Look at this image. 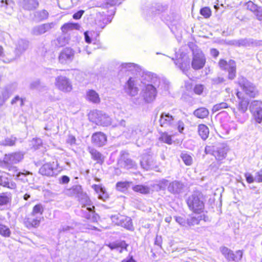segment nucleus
<instances>
[{
	"mask_svg": "<svg viewBox=\"0 0 262 262\" xmlns=\"http://www.w3.org/2000/svg\"><path fill=\"white\" fill-rule=\"evenodd\" d=\"M143 77L146 81L154 84L159 91H161L162 93H166L168 91L169 82L166 79L160 78L156 74L150 72L145 73Z\"/></svg>",
	"mask_w": 262,
	"mask_h": 262,
	"instance_id": "1",
	"label": "nucleus"
},
{
	"mask_svg": "<svg viewBox=\"0 0 262 262\" xmlns=\"http://www.w3.org/2000/svg\"><path fill=\"white\" fill-rule=\"evenodd\" d=\"M190 210L196 213H200L204 209V203L202 194L198 192L188 196L186 200Z\"/></svg>",
	"mask_w": 262,
	"mask_h": 262,
	"instance_id": "2",
	"label": "nucleus"
},
{
	"mask_svg": "<svg viewBox=\"0 0 262 262\" xmlns=\"http://www.w3.org/2000/svg\"><path fill=\"white\" fill-rule=\"evenodd\" d=\"M220 68L228 73V78L230 80L234 79L236 76V64L234 60H229L228 61L221 59L219 61Z\"/></svg>",
	"mask_w": 262,
	"mask_h": 262,
	"instance_id": "3",
	"label": "nucleus"
},
{
	"mask_svg": "<svg viewBox=\"0 0 262 262\" xmlns=\"http://www.w3.org/2000/svg\"><path fill=\"white\" fill-rule=\"evenodd\" d=\"M191 67L195 70L202 69L206 63V58L203 52L197 48L193 49Z\"/></svg>",
	"mask_w": 262,
	"mask_h": 262,
	"instance_id": "4",
	"label": "nucleus"
},
{
	"mask_svg": "<svg viewBox=\"0 0 262 262\" xmlns=\"http://www.w3.org/2000/svg\"><path fill=\"white\" fill-rule=\"evenodd\" d=\"M238 83L245 93L251 97H255L258 94L256 86L246 78L241 76L238 78Z\"/></svg>",
	"mask_w": 262,
	"mask_h": 262,
	"instance_id": "5",
	"label": "nucleus"
},
{
	"mask_svg": "<svg viewBox=\"0 0 262 262\" xmlns=\"http://www.w3.org/2000/svg\"><path fill=\"white\" fill-rule=\"evenodd\" d=\"M220 251L228 261L240 262L243 257V251L239 250L234 253L230 249L222 246L220 248Z\"/></svg>",
	"mask_w": 262,
	"mask_h": 262,
	"instance_id": "6",
	"label": "nucleus"
},
{
	"mask_svg": "<svg viewBox=\"0 0 262 262\" xmlns=\"http://www.w3.org/2000/svg\"><path fill=\"white\" fill-rule=\"evenodd\" d=\"M142 97L146 103L152 102L157 95V88L152 83L146 84L143 88Z\"/></svg>",
	"mask_w": 262,
	"mask_h": 262,
	"instance_id": "7",
	"label": "nucleus"
},
{
	"mask_svg": "<svg viewBox=\"0 0 262 262\" xmlns=\"http://www.w3.org/2000/svg\"><path fill=\"white\" fill-rule=\"evenodd\" d=\"M92 121L97 124L108 126L111 123V119L106 114L99 111H95L90 115Z\"/></svg>",
	"mask_w": 262,
	"mask_h": 262,
	"instance_id": "8",
	"label": "nucleus"
},
{
	"mask_svg": "<svg viewBox=\"0 0 262 262\" xmlns=\"http://www.w3.org/2000/svg\"><path fill=\"white\" fill-rule=\"evenodd\" d=\"M230 44L238 47H253L257 46H261L262 40H255L251 38H241L239 39L231 40L230 41Z\"/></svg>",
	"mask_w": 262,
	"mask_h": 262,
	"instance_id": "9",
	"label": "nucleus"
},
{
	"mask_svg": "<svg viewBox=\"0 0 262 262\" xmlns=\"http://www.w3.org/2000/svg\"><path fill=\"white\" fill-rule=\"evenodd\" d=\"M176 116L174 110L169 112H163L161 114L159 120L160 125L162 127H172L174 125Z\"/></svg>",
	"mask_w": 262,
	"mask_h": 262,
	"instance_id": "10",
	"label": "nucleus"
},
{
	"mask_svg": "<svg viewBox=\"0 0 262 262\" xmlns=\"http://www.w3.org/2000/svg\"><path fill=\"white\" fill-rule=\"evenodd\" d=\"M140 165L145 170H156L159 171L157 169L158 168V165L156 160L152 156L149 155L143 156L140 161Z\"/></svg>",
	"mask_w": 262,
	"mask_h": 262,
	"instance_id": "11",
	"label": "nucleus"
},
{
	"mask_svg": "<svg viewBox=\"0 0 262 262\" xmlns=\"http://www.w3.org/2000/svg\"><path fill=\"white\" fill-rule=\"evenodd\" d=\"M29 42L24 39H19L16 43L14 57L8 59L7 62H11L18 58L29 48Z\"/></svg>",
	"mask_w": 262,
	"mask_h": 262,
	"instance_id": "12",
	"label": "nucleus"
},
{
	"mask_svg": "<svg viewBox=\"0 0 262 262\" xmlns=\"http://www.w3.org/2000/svg\"><path fill=\"white\" fill-rule=\"evenodd\" d=\"M143 128L139 125H133L129 126L126 130L123 132L127 138L138 139L143 135Z\"/></svg>",
	"mask_w": 262,
	"mask_h": 262,
	"instance_id": "13",
	"label": "nucleus"
},
{
	"mask_svg": "<svg viewBox=\"0 0 262 262\" xmlns=\"http://www.w3.org/2000/svg\"><path fill=\"white\" fill-rule=\"evenodd\" d=\"M55 85L59 90L64 93L70 92L72 90L71 82L65 76H59L56 77Z\"/></svg>",
	"mask_w": 262,
	"mask_h": 262,
	"instance_id": "14",
	"label": "nucleus"
},
{
	"mask_svg": "<svg viewBox=\"0 0 262 262\" xmlns=\"http://www.w3.org/2000/svg\"><path fill=\"white\" fill-rule=\"evenodd\" d=\"M251 112L253 114L255 121L260 123L262 121V102L253 101L250 105Z\"/></svg>",
	"mask_w": 262,
	"mask_h": 262,
	"instance_id": "15",
	"label": "nucleus"
},
{
	"mask_svg": "<svg viewBox=\"0 0 262 262\" xmlns=\"http://www.w3.org/2000/svg\"><path fill=\"white\" fill-rule=\"evenodd\" d=\"M74 51L71 48H64L58 56L59 62L63 64L71 62L74 58Z\"/></svg>",
	"mask_w": 262,
	"mask_h": 262,
	"instance_id": "16",
	"label": "nucleus"
},
{
	"mask_svg": "<svg viewBox=\"0 0 262 262\" xmlns=\"http://www.w3.org/2000/svg\"><path fill=\"white\" fill-rule=\"evenodd\" d=\"M16 89V84L15 83L8 84L2 89L0 92V107L3 105Z\"/></svg>",
	"mask_w": 262,
	"mask_h": 262,
	"instance_id": "17",
	"label": "nucleus"
},
{
	"mask_svg": "<svg viewBox=\"0 0 262 262\" xmlns=\"http://www.w3.org/2000/svg\"><path fill=\"white\" fill-rule=\"evenodd\" d=\"M94 208L95 207L94 206H92V207L91 206L82 207L81 210L82 216L92 222H97L99 216L95 213L94 210Z\"/></svg>",
	"mask_w": 262,
	"mask_h": 262,
	"instance_id": "18",
	"label": "nucleus"
},
{
	"mask_svg": "<svg viewBox=\"0 0 262 262\" xmlns=\"http://www.w3.org/2000/svg\"><path fill=\"white\" fill-rule=\"evenodd\" d=\"M41 217L31 215L29 214L24 220V224L26 228L29 229L36 228L39 227L40 223Z\"/></svg>",
	"mask_w": 262,
	"mask_h": 262,
	"instance_id": "19",
	"label": "nucleus"
},
{
	"mask_svg": "<svg viewBox=\"0 0 262 262\" xmlns=\"http://www.w3.org/2000/svg\"><path fill=\"white\" fill-rule=\"evenodd\" d=\"M185 185L184 183L178 180H174L169 183L167 190L171 194H179L183 192Z\"/></svg>",
	"mask_w": 262,
	"mask_h": 262,
	"instance_id": "20",
	"label": "nucleus"
},
{
	"mask_svg": "<svg viewBox=\"0 0 262 262\" xmlns=\"http://www.w3.org/2000/svg\"><path fill=\"white\" fill-rule=\"evenodd\" d=\"M54 26L53 23L37 25L32 29L31 34L35 36L41 35L50 31Z\"/></svg>",
	"mask_w": 262,
	"mask_h": 262,
	"instance_id": "21",
	"label": "nucleus"
},
{
	"mask_svg": "<svg viewBox=\"0 0 262 262\" xmlns=\"http://www.w3.org/2000/svg\"><path fill=\"white\" fill-rule=\"evenodd\" d=\"M24 157V155L19 152H14L6 155L3 160V163L5 165H11L16 164L20 162Z\"/></svg>",
	"mask_w": 262,
	"mask_h": 262,
	"instance_id": "22",
	"label": "nucleus"
},
{
	"mask_svg": "<svg viewBox=\"0 0 262 262\" xmlns=\"http://www.w3.org/2000/svg\"><path fill=\"white\" fill-rule=\"evenodd\" d=\"M125 92L128 95L133 97L137 95L139 90L136 86L135 80L129 78L124 86Z\"/></svg>",
	"mask_w": 262,
	"mask_h": 262,
	"instance_id": "23",
	"label": "nucleus"
},
{
	"mask_svg": "<svg viewBox=\"0 0 262 262\" xmlns=\"http://www.w3.org/2000/svg\"><path fill=\"white\" fill-rule=\"evenodd\" d=\"M246 6L248 10L251 11L258 20H262V7L257 6L252 1L246 3Z\"/></svg>",
	"mask_w": 262,
	"mask_h": 262,
	"instance_id": "24",
	"label": "nucleus"
},
{
	"mask_svg": "<svg viewBox=\"0 0 262 262\" xmlns=\"http://www.w3.org/2000/svg\"><path fill=\"white\" fill-rule=\"evenodd\" d=\"M228 148L227 146L224 144H219L215 148L214 156L217 161H222L224 159L227 155Z\"/></svg>",
	"mask_w": 262,
	"mask_h": 262,
	"instance_id": "25",
	"label": "nucleus"
},
{
	"mask_svg": "<svg viewBox=\"0 0 262 262\" xmlns=\"http://www.w3.org/2000/svg\"><path fill=\"white\" fill-rule=\"evenodd\" d=\"M105 135L101 132H97L92 135V143L96 146L101 147L105 145L106 142Z\"/></svg>",
	"mask_w": 262,
	"mask_h": 262,
	"instance_id": "26",
	"label": "nucleus"
},
{
	"mask_svg": "<svg viewBox=\"0 0 262 262\" xmlns=\"http://www.w3.org/2000/svg\"><path fill=\"white\" fill-rule=\"evenodd\" d=\"M8 175L9 174L6 172L0 175V185L11 189H14L16 188V184L11 181L8 177Z\"/></svg>",
	"mask_w": 262,
	"mask_h": 262,
	"instance_id": "27",
	"label": "nucleus"
},
{
	"mask_svg": "<svg viewBox=\"0 0 262 262\" xmlns=\"http://www.w3.org/2000/svg\"><path fill=\"white\" fill-rule=\"evenodd\" d=\"M174 63L183 72L190 68V60L186 55H184L181 59H177Z\"/></svg>",
	"mask_w": 262,
	"mask_h": 262,
	"instance_id": "28",
	"label": "nucleus"
},
{
	"mask_svg": "<svg viewBox=\"0 0 262 262\" xmlns=\"http://www.w3.org/2000/svg\"><path fill=\"white\" fill-rule=\"evenodd\" d=\"M88 151L90 153L92 158L97 161V163L102 164L104 161V156L96 149L89 147Z\"/></svg>",
	"mask_w": 262,
	"mask_h": 262,
	"instance_id": "29",
	"label": "nucleus"
},
{
	"mask_svg": "<svg viewBox=\"0 0 262 262\" xmlns=\"http://www.w3.org/2000/svg\"><path fill=\"white\" fill-rule=\"evenodd\" d=\"M39 172L43 176H53L54 174V169L53 165L51 163H46L43 164L39 169Z\"/></svg>",
	"mask_w": 262,
	"mask_h": 262,
	"instance_id": "30",
	"label": "nucleus"
},
{
	"mask_svg": "<svg viewBox=\"0 0 262 262\" xmlns=\"http://www.w3.org/2000/svg\"><path fill=\"white\" fill-rule=\"evenodd\" d=\"M107 246L111 249H116L121 253L122 252V250L123 249L126 251L127 250V248L128 247V244H127L125 241H122L120 242L110 243Z\"/></svg>",
	"mask_w": 262,
	"mask_h": 262,
	"instance_id": "31",
	"label": "nucleus"
},
{
	"mask_svg": "<svg viewBox=\"0 0 262 262\" xmlns=\"http://www.w3.org/2000/svg\"><path fill=\"white\" fill-rule=\"evenodd\" d=\"M118 225H120L128 230H133V226L130 217L125 216H120V222H117Z\"/></svg>",
	"mask_w": 262,
	"mask_h": 262,
	"instance_id": "32",
	"label": "nucleus"
},
{
	"mask_svg": "<svg viewBox=\"0 0 262 262\" xmlns=\"http://www.w3.org/2000/svg\"><path fill=\"white\" fill-rule=\"evenodd\" d=\"M167 7L166 6H163L161 4H156L155 6L151 7L149 9L144 10V13L147 15L148 14L150 15V13H151L152 15L154 13H155V14L157 13H160V12L164 11L167 9Z\"/></svg>",
	"mask_w": 262,
	"mask_h": 262,
	"instance_id": "33",
	"label": "nucleus"
},
{
	"mask_svg": "<svg viewBox=\"0 0 262 262\" xmlns=\"http://www.w3.org/2000/svg\"><path fill=\"white\" fill-rule=\"evenodd\" d=\"M86 98L94 103H99L100 101L98 94L93 90H89L86 91Z\"/></svg>",
	"mask_w": 262,
	"mask_h": 262,
	"instance_id": "34",
	"label": "nucleus"
},
{
	"mask_svg": "<svg viewBox=\"0 0 262 262\" xmlns=\"http://www.w3.org/2000/svg\"><path fill=\"white\" fill-rule=\"evenodd\" d=\"M82 192L83 191L81 186L75 185L71 188L67 189L66 191V193L68 195L78 198Z\"/></svg>",
	"mask_w": 262,
	"mask_h": 262,
	"instance_id": "35",
	"label": "nucleus"
},
{
	"mask_svg": "<svg viewBox=\"0 0 262 262\" xmlns=\"http://www.w3.org/2000/svg\"><path fill=\"white\" fill-rule=\"evenodd\" d=\"M39 5L38 2L37 0H23V7L27 10H32L35 9Z\"/></svg>",
	"mask_w": 262,
	"mask_h": 262,
	"instance_id": "36",
	"label": "nucleus"
},
{
	"mask_svg": "<svg viewBox=\"0 0 262 262\" xmlns=\"http://www.w3.org/2000/svg\"><path fill=\"white\" fill-rule=\"evenodd\" d=\"M68 42V38L64 35H62L57 39L52 40L51 44L53 46L59 48L65 46Z\"/></svg>",
	"mask_w": 262,
	"mask_h": 262,
	"instance_id": "37",
	"label": "nucleus"
},
{
	"mask_svg": "<svg viewBox=\"0 0 262 262\" xmlns=\"http://www.w3.org/2000/svg\"><path fill=\"white\" fill-rule=\"evenodd\" d=\"M204 220L206 221V217L204 215H196L187 219V225L188 226H194L200 223V221Z\"/></svg>",
	"mask_w": 262,
	"mask_h": 262,
	"instance_id": "38",
	"label": "nucleus"
},
{
	"mask_svg": "<svg viewBox=\"0 0 262 262\" xmlns=\"http://www.w3.org/2000/svg\"><path fill=\"white\" fill-rule=\"evenodd\" d=\"M49 13L46 10L37 11L34 13V19L37 21H40L48 17Z\"/></svg>",
	"mask_w": 262,
	"mask_h": 262,
	"instance_id": "39",
	"label": "nucleus"
},
{
	"mask_svg": "<svg viewBox=\"0 0 262 262\" xmlns=\"http://www.w3.org/2000/svg\"><path fill=\"white\" fill-rule=\"evenodd\" d=\"M200 136L203 140H205L208 137L209 133V128L204 124H200L198 128Z\"/></svg>",
	"mask_w": 262,
	"mask_h": 262,
	"instance_id": "40",
	"label": "nucleus"
},
{
	"mask_svg": "<svg viewBox=\"0 0 262 262\" xmlns=\"http://www.w3.org/2000/svg\"><path fill=\"white\" fill-rule=\"evenodd\" d=\"M80 26L78 23H69L64 24L61 28V31L63 33H66L69 30L74 29L79 30Z\"/></svg>",
	"mask_w": 262,
	"mask_h": 262,
	"instance_id": "41",
	"label": "nucleus"
},
{
	"mask_svg": "<svg viewBox=\"0 0 262 262\" xmlns=\"http://www.w3.org/2000/svg\"><path fill=\"white\" fill-rule=\"evenodd\" d=\"M132 189L136 192H139L143 194H147L150 193V188L143 185H137L132 187Z\"/></svg>",
	"mask_w": 262,
	"mask_h": 262,
	"instance_id": "42",
	"label": "nucleus"
},
{
	"mask_svg": "<svg viewBox=\"0 0 262 262\" xmlns=\"http://www.w3.org/2000/svg\"><path fill=\"white\" fill-rule=\"evenodd\" d=\"M249 104V99L243 98L239 100L237 105V109L241 113H245L247 109Z\"/></svg>",
	"mask_w": 262,
	"mask_h": 262,
	"instance_id": "43",
	"label": "nucleus"
},
{
	"mask_svg": "<svg viewBox=\"0 0 262 262\" xmlns=\"http://www.w3.org/2000/svg\"><path fill=\"white\" fill-rule=\"evenodd\" d=\"M132 183V182L129 181L118 182L116 185V189L118 191L124 192L128 189Z\"/></svg>",
	"mask_w": 262,
	"mask_h": 262,
	"instance_id": "44",
	"label": "nucleus"
},
{
	"mask_svg": "<svg viewBox=\"0 0 262 262\" xmlns=\"http://www.w3.org/2000/svg\"><path fill=\"white\" fill-rule=\"evenodd\" d=\"M79 202L81 204L82 207L91 206V201L85 193L82 192L77 198Z\"/></svg>",
	"mask_w": 262,
	"mask_h": 262,
	"instance_id": "45",
	"label": "nucleus"
},
{
	"mask_svg": "<svg viewBox=\"0 0 262 262\" xmlns=\"http://www.w3.org/2000/svg\"><path fill=\"white\" fill-rule=\"evenodd\" d=\"M44 211V208L42 204H38L35 205L33 209L32 212L30 213L31 215L40 216L42 215Z\"/></svg>",
	"mask_w": 262,
	"mask_h": 262,
	"instance_id": "46",
	"label": "nucleus"
},
{
	"mask_svg": "<svg viewBox=\"0 0 262 262\" xmlns=\"http://www.w3.org/2000/svg\"><path fill=\"white\" fill-rule=\"evenodd\" d=\"M0 6L4 9V10L6 11V12L8 14H10L12 12V6L13 3L12 2H9L8 0H2L0 2Z\"/></svg>",
	"mask_w": 262,
	"mask_h": 262,
	"instance_id": "47",
	"label": "nucleus"
},
{
	"mask_svg": "<svg viewBox=\"0 0 262 262\" xmlns=\"http://www.w3.org/2000/svg\"><path fill=\"white\" fill-rule=\"evenodd\" d=\"M193 114L195 116L199 118H204L208 116L209 114V111L206 108L201 107L195 110L194 111Z\"/></svg>",
	"mask_w": 262,
	"mask_h": 262,
	"instance_id": "48",
	"label": "nucleus"
},
{
	"mask_svg": "<svg viewBox=\"0 0 262 262\" xmlns=\"http://www.w3.org/2000/svg\"><path fill=\"white\" fill-rule=\"evenodd\" d=\"M121 167L129 169L134 168L135 166V162L130 159H123L120 161Z\"/></svg>",
	"mask_w": 262,
	"mask_h": 262,
	"instance_id": "49",
	"label": "nucleus"
},
{
	"mask_svg": "<svg viewBox=\"0 0 262 262\" xmlns=\"http://www.w3.org/2000/svg\"><path fill=\"white\" fill-rule=\"evenodd\" d=\"M11 201V196L10 193H3L0 194V205H5Z\"/></svg>",
	"mask_w": 262,
	"mask_h": 262,
	"instance_id": "50",
	"label": "nucleus"
},
{
	"mask_svg": "<svg viewBox=\"0 0 262 262\" xmlns=\"http://www.w3.org/2000/svg\"><path fill=\"white\" fill-rule=\"evenodd\" d=\"M206 86L201 83L195 84L193 88V92L195 94L199 95H203L204 93H206Z\"/></svg>",
	"mask_w": 262,
	"mask_h": 262,
	"instance_id": "51",
	"label": "nucleus"
},
{
	"mask_svg": "<svg viewBox=\"0 0 262 262\" xmlns=\"http://www.w3.org/2000/svg\"><path fill=\"white\" fill-rule=\"evenodd\" d=\"M159 140L169 145L171 144L172 143L171 136L166 132L162 133L159 138Z\"/></svg>",
	"mask_w": 262,
	"mask_h": 262,
	"instance_id": "52",
	"label": "nucleus"
},
{
	"mask_svg": "<svg viewBox=\"0 0 262 262\" xmlns=\"http://www.w3.org/2000/svg\"><path fill=\"white\" fill-rule=\"evenodd\" d=\"M0 234L4 237H9L11 231L7 226L0 223Z\"/></svg>",
	"mask_w": 262,
	"mask_h": 262,
	"instance_id": "53",
	"label": "nucleus"
},
{
	"mask_svg": "<svg viewBox=\"0 0 262 262\" xmlns=\"http://www.w3.org/2000/svg\"><path fill=\"white\" fill-rule=\"evenodd\" d=\"M181 158L186 165L190 166L192 164V158L189 154L187 153H182L181 155Z\"/></svg>",
	"mask_w": 262,
	"mask_h": 262,
	"instance_id": "54",
	"label": "nucleus"
},
{
	"mask_svg": "<svg viewBox=\"0 0 262 262\" xmlns=\"http://www.w3.org/2000/svg\"><path fill=\"white\" fill-rule=\"evenodd\" d=\"M15 141L16 138L13 137H11L10 138H7L4 141L1 142L0 145L12 146L14 145Z\"/></svg>",
	"mask_w": 262,
	"mask_h": 262,
	"instance_id": "55",
	"label": "nucleus"
},
{
	"mask_svg": "<svg viewBox=\"0 0 262 262\" xmlns=\"http://www.w3.org/2000/svg\"><path fill=\"white\" fill-rule=\"evenodd\" d=\"M26 101V98H23L20 97L19 96L17 95L15 96V97L12 99L11 101V104L13 105L14 104H16L17 103H19V106L22 107L24 105L25 101Z\"/></svg>",
	"mask_w": 262,
	"mask_h": 262,
	"instance_id": "56",
	"label": "nucleus"
},
{
	"mask_svg": "<svg viewBox=\"0 0 262 262\" xmlns=\"http://www.w3.org/2000/svg\"><path fill=\"white\" fill-rule=\"evenodd\" d=\"M228 105L226 102H221L220 103L216 104L213 106L212 111L214 112H217L223 108H227Z\"/></svg>",
	"mask_w": 262,
	"mask_h": 262,
	"instance_id": "57",
	"label": "nucleus"
},
{
	"mask_svg": "<svg viewBox=\"0 0 262 262\" xmlns=\"http://www.w3.org/2000/svg\"><path fill=\"white\" fill-rule=\"evenodd\" d=\"M200 14L205 18H208L211 16V11L209 8L206 7L200 10Z\"/></svg>",
	"mask_w": 262,
	"mask_h": 262,
	"instance_id": "58",
	"label": "nucleus"
},
{
	"mask_svg": "<svg viewBox=\"0 0 262 262\" xmlns=\"http://www.w3.org/2000/svg\"><path fill=\"white\" fill-rule=\"evenodd\" d=\"M71 233L72 234L74 233V229L71 226H62L59 229V233Z\"/></svg>",
	"mask_w": 262,
	"mask_h": 262,
	"instance_id": "59",
	"label": "nucleus"
},
{
	"mask_svg": "<svg viewBox=\"0 0 262 262\" xmlns=\"http://www.w3.org/2000/svg\"><path fill=\"white\" fill-rule=\"evenodd\" d=\"M169 183V182L167 180L162 179L159 181L158 186L160 190H165L166 187H168Z\"/></svg>",
	"mask_w": 262,
	"mask_h": 262,
	"instance_id": "60",
	"label": "nucleus"
},
{
	"mask_svg": "<svg viewBox=\"0 0 262 262\" xmlns=\"http://www.w3.org/2000/svg\"><path fill=\"white\" fill-rule=\"evenodd\" d=\"M177 223L182 226H186L187 225V219L181 216H174Z\"/></svg>",
	"mask_w": 262,
	"mask_h": 262,
	"instance_id": "61",
	"label": "nucleus"
},
{
	"mask_svg": "<svg viewBox=\"0 0 262 262\" xmlns=\"http://www.w3.org/2000/svg\"><path fill=\"white\" fill-rule=\"evenodd\" d=\"M245 177L247 183L249 184L252 183L254 182H256L255 174H254V176H253V175L251 173L249 172H246L245 173Z\"/></svg>",
	"mask_w": 262,
	"mask_h": 262,
	"instance_id": "62",
	"label": "nucleus"
},
{
	"mask_svg": "<svg viewBox=\"0 0 262 262\" xmlns=\"http://www.w3.org/2000/svg\"><path fill=\"white\" fill-rule=\"evenodd\" d=\"M226 80L222 77H216L211 79V83L212 84H220L225 82Z\"/></svg>",
	"mask_w": 262,
	"mask_h": 262,
	"instance_id": "63",
	"label": "nucleus"
},
{
	"mask_svg": "<svg viewBox=\"0 0 262 262\" xmlns=\"http://www.w3.org/2000/svg\"><path fill=\"white\" fill-rule=\"evenodd\" d=\"M49 46L50 45L48 43L41 45L39 48V51L42 55L45 56L48 52L49 51Z\"/></svg>",
	"mask_w": 262,
	"mask_h": 262,
	"instance_id": "64",
	"label": "nucleus"
}]
</instances>
